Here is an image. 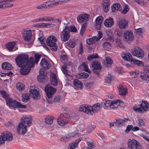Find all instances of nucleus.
Wrapping results in <instances>:
<instances>
[{"mask_svg": "<svg viewBox=\"0 0 149 149\" xmlns=\"http://www.w3.org/2000/svg\"><path fill=\"white\" fill-rule=\"evenodd\" d=\"M28 58V55L25 54L19 55L15 58L17 65L21 68L19 71L21 74H27L30 72V68L34 65L33 57Z\"/></svg>", "mask_w": 149, "mask_h": 149, "instance_id": "f257e3e1", "label": "nucleus"}, {"mask_svg": "<svg viewBox=\"0 0 149 149\" xmlns=\"http://www.w3.org/2000/svg\"><path fill=\"white\" fill-rule=\"evenodd\" d=\"M77 31L74 26H66L60 33L61 39L62 41L66 42L70 38V32H75Z\"/></svg>", "mask_w": 149, "mask_h": 149, "instance_id": "f03ea898", "label": "nucleus"}, {"mask_svg": "<svg viewBox=\"0 0 149 149\" xmlns=\"http://www.w3.org/2000/svg\"><path fill=\"white\" fill-rule=\"evenodd\" d=\"M32 121L29 118H24L17 127V132L20 134H24L27 131V126H29Z\"/></svg>", "mask_w": 149, "mask_h": 149, "instance_id": "7ed1b4c3", "label": "nucleus"}, {"mask_svg": "<svg viewBox=\"0 0 149 149\" xmlns=\"http://www.w3.org/2000/svg\"><path fill=\"white\" fill-rule=\"evenodd\" d=\"M149 108V104L146 101H144L140 104L135 105L133 109L136 111L141 113L148 111Z\"/></svg>", "mask_w": 149, "mask_h": 149, "instance_id": "20e7f679", "label": "nucleus"}, {"mask_svg": "<svg viewBox=\"0 0 149 149\" xmlns=\"http://www.w3.org/2000/svg\"><path fill=\"white\" fill-rule=\"evenodd\" d=\"M57 39L55 36H51L48 38L46 40V43L50 47V49L53 51H55L57 49L56 42Z\"/></svg>", "mask_w": 149, "mask_h": 149, "instance_id": "39448f33", "label": "nucleus"}, {"mask_svg": "<svg viewBox=\"0 0 149 149\" xmlns=\"http://www.w3.org/2000/svg\"><path fill=\"white\" fill-rule=\"evenodd\" d=\"M6 104L10 107H11L13 109L17 108L25 109L26 108V105L21 104L16 100H13L10 97L6 101Z\"/></svg>", "mask_w": 149, "mask_h": 149, "instance_id": "423d86ee", "label": "nucleus"}, {"mask_svg": "<svg viewBox=\"0 0 149 149\" xmlns=\"http://www.w3.org/2000/svg\"><path fill=\"white\" fill-rule=\"evenodd\" d=\"M127 147L130 149H141V146L139 142L133 139L128 140L127 143Z\"/></svg>", "mask_w": 149, "mask_h": 149, "instance_id": "0eeeda50", "label": "nucleus"}, {"mask_svg": "<svg viewBox=\"0 0 149 149\" xmlns=\"http://www.w3.org/2000/svg\"><path fill=\"white\" fill-rule=\"evenodd\" d=\"M70 115L67 113L61 114L59 117L57 119V123L61 126H64L66 125L68 121L65 118L70 117Z\"/></svg>", "mask_w": 149, "mask_h": 149, "instance_id": "6e6552de", "label": "nucleus"}, {"mask_svg": "<svg viewBox=\"0 0 149 149\" xmlns=\"http://www.w3.org/2000/svg\"><path fill=\"white\" fill-rule=\"evenodd\" d=\"M45 88L47 97V99L51 98L56 91L55 88L49 84H46Z\"/></svg>", "mask_w": 149, "mask_h": 149, "instance_id": "1a4fd4ad", "label": "nucleus"}, {"mask_svg": "<svg viewBox=\"0 0 149 149\" xmlns=\"http://www.w3.org/2000/svg\"><path fill=\"white\" fill-rule=\"evenodd\" d=\"M144 52L140 48L137 47H135L132 52V54L140 58H142L144 56Z\"/></svg>", "mask_w": 149, "mask_h": 149, "instance_id": "9d476101", "label": "nucleus"}, {"mask_svg": "<svg viewBox=\"0 0 149 149\" xmlns=\"http://www.w3.org/2000/svg\"><path fill=\"white\" fill-rule=\"evenodd\" d=\"M102 105L97 103L94 104L92 107L89 106L90 109H88L90 112L88 113L91 115H92L93 113H97L100 110Z\"/></svg>", "mask_w": 149, "mask_h": 149, "instance_id": "9b49d317", "label": "nucleus"}, {"mask_svg": "<svg viewBox=\"0 0 149 149\" xmlns=\"http://www.w3.org/2000/svg\"><path fill=\"white\" fill-rule=\"evenodd\" d=\"M123 37L125 41H132L134 40L133 33L131 31H125L124 33Z\"/></svg>", "mask_w": 149, "mask_h": 149, "instance_id": "f8f14e48", "label": "nucleus"}, {"mask_svg": "<svg viewBox=\"0 0 149 149\" xmlns=\"http://www.w3.org/2000/svg\"><path fill=\"white\" fill-rule=\"evenodd\" d=\"M22 34L24 39L27 41L30 40L32 37V32L31 30L24 29L22 31Z\"/></svg>", "mask_w": 149, "mask_h": 149, "instance_id": "ddd939ff", "label": "nucleus"}, {"mask_svg": "<svg viewBox=\"0 0 149 149\" xmlns=\"http://www.w3.org/2000/svg\"><path fill=\"white\" fill-rule=\"evenodd\" d=\"M10 1H6V0H0V9L11 7L13 6V4L10 3Z\"/></svg>", "mask_w": 149, "mask_h": 149, "instance_id": "4468645a", "label": "nucleus"}, {"mask_svg": "<svg viewBox=\"0 0 149 149\" xmlns=\"http://www.w3.org/2000/svg\"><path fill=\"white\" fill-rule=\"evenodd\" d=\"M30 97H31L33 99H38L40 98L39 92L36 89L34 88L30 90Z\"/></svg>", "mask_w": 149, "mask_h": 149, "instance_id": "2eb2a0df", "label": "nucleus"}, {"mask_svg": "<svg viewBox=\"0 0 149 149\" xmlns=\"http://www.w3.org/2000/svg\"><path fill=\"white\" fill-rule=\"evenodd\" d=\"M89 18V15L85 14L79 15L77 18V20L79 23H81L88 21Z\"/></svg>", "mask_w": 149, "mask_h": 149, "instance_id": "dca6fc26", "label": "nucleus"}, {"mask_svg": "<svg viewBox=\"0 0 149 149\" xmlns=\"http://www.w3.org/2000/svg\"><path fill=\"white\" fill-rule=\"evenodd\" d=\"M77 133L75 132H72L70 134L65 135L60 139V141L63 142H66L74 137Z\"/></svg>", "mask_w": 149, "mask_h": 149, "instance_id": "f3484780", "label": "nucleus"}, {"mask_svg": "<svg viewBox=\"0 0 149 149\" xmlns=\"http://www.w3.org/2000/svg\"><path fill=\"white\" fill-rule=\"evenodd\" d=\"M103 19V17L99 16L96 18L95 20V28L97 30H100L101 29V24Z\"/></svg>", "mask_w": 149, "mask_h": 149, "instance_id": "a211bd4d", "label": "nucleus"}, {"mask_svg": "<svg viewBox=\"0 0 149 149\" xmlns=\"http://www.w3.org/2000/svg\"><path fill=\"white\" fill-rule=\"evenodd\" d=\"M110 4V0H103L102 1V5L103 9L105 13L108 12L109 7Z\"/></svg>", "mask_w": 149, "mask_h": 149, "instance_id": "6ab92c4d", "label": "nucleus"}, {"mask_svg": "<svg viewBox=\"0 0 149 149\" xmlns=\"http://www.w3.org/2000/svg\"><path fill=\"white\" fill-rule=\"evenodd\" d=\"M98 33L100 34L99 38H98L97 37L95 36L93 37L92 38H90L86 40V43L88 45H91L92 44H93L95 41L99 40L102 37V36H101V35L102 34H100L99 32Z\"/></svg>", "mask_w": 149, "mask_h": 149, "instance_id": "aec40b11", "label": "nucleus"}, {"mask_svg": "<svg viewBox=\"0 0 149 149\" xmlns=\"http://www.w3.org/2000/svg\"><path fill=\"white\" fill-rule=\"evenodd\" d=\"M117 25L120 29H125L127 26V22L125 19H120L118 22Z\"/></svg>", "mask_w": 149, "mask_h": 149, "instance_id": "412c9836", "label": "nucleus"}, {"mask_svg": "<svg viewBox=\"0 0 149 149\" xmlns=\"http://www.w3.org/2000/svg\"><path fill=\"white\" fill-rule=\"evenodd\" d=\"M121 56L124 60L129 61L131 62L133 59L131 54L127 52H123Z\"/></svg>", "mask_w": 149, "mask_h": 149, "instance_id": "4be33fe9", "label": "nucleus"}, {"mask_svg": "<svg viewBox=\"0 0 149 149\" xmlns=\"http://www.w3.org/2000/svg\"><path fill=\"white\" fill-rule=\"evenodd\" d=\"M41 66L45 70L49 69L50 67V64L45 59H42L40 62Z\"/></svg>", "mask_w": 149, "mask_h": 149, "instance_id": "5701e85b", "label": "nucleus"}, {"mask_svg": "<svg viewBox=\"0 0 149 149\" xmlns=\"http://www.w3.org/2000/svg\"><path fill=\"white\" fill-rule=\"evenodd\" d=\"M3 138H4L5 141H11L13 139V136L11 133L9 132L6 131L2 134Z\"/></svg>", "mask_w": 149, "mask_h": 149, "instance_id": "b1692460", "label": "nucleus"}, {"mask_svg": "<svg viewBox=\"0 0 149 149\" xmlns=\"http://www.w3.org/2000/svg\"><path fill=\"white\" fill-rule=\"evenodd\" d=\"M92 66L93 68V72H96V70L100 71L102 67L100 64L97 61L93 62L92 64Z\"/></svg>", "mask_w": 149, "mask_h": 149, "instance_id": "393cba45", "label": "nucleus"}, {"mask_svg": "<svg viewBox=\"0 0 149 149\" xmlns=\"http://www.w3.org/2000/svg\"><path fill=\"white\" fill-rule=\"evenodd\" d=\"M37 79L39 82L44 83L48 81L49 78L47 75H38Z\"/></svg>", "mask_w": 149, "mask_h": 149, "instance_id": "a878e982", "label": "nucleus"}, {"mask_svg": "<svg viewBox=\"0 0 149 149\" xmlns=\"http://www.w3.org/2000/svg\"><path fill=\"white\" fill-rule=\"evenodd\" d=\"M60 97L59 96H56L53 99L51 100L50 98L46 99V102L48 104H55L59 102Z\"/></svg>", "mask_w": 149, "mask_h": 149, "instance_id": "bb28decb", "label": "nucleus"}, {"mask_svg": "<svg viewBox=\"0 0 149 149\" xmlns=\"http://www.w3.org/2000/svg\"><path fill=\"white\" fill-rule=\"evenodd\" d=\"M88 109H90L89 106L87 105H81L79 109V111L85 112L88 115H90L88 112H90Z\"/></svg>", "mask_w": 149, "mask_h": 149, "instance_id": "cd10ccee", "label": "nucleus"}, {"mask_svg": "<svg viewBox=\"0 0 149 149\" xmlns=\"http://www.w3.org/2000/svg\"><path fill=\"white\" fill-rule=\"evenodd\" d=\"M50 81L51 84L54 86H56L58 83V79L56 75H50Z\"/></svg>", "mask_w": 149, "mask_h": 149, "instance_id": "c85d7f7f", "label": "nucleus"}, {"mask_svg": "<svg viewBox=\"0 0 149 149\" xmlns=\"http://www.w3.org/2000/svg\"><path fill=\"white\" fill-rule=\"evenodd\" d=\"M104 24L106 26L110 27L113 24V20L112 18L109 17L106 19L104 21Z\"/></svg>", "mask_w": 149, "mask_h": 149, "instance_id": "c756f323", "label": "nucleus"}, {"mask_svg": "<svg viewBox=\"0 0 149 149\" xmlns=\"http://www.w3.org/2000/svg\"><path fill=\"white\" fill-rule=\"evenodd\" d=\"M73 84L74 88L76 89H81L83 87L81 82L77 79L74 80Z\"/></svg>", "mask_w": 149, "mask_h": 149, "instance_id": "7c9ffc66", "label": "nucleus"}, {"mask_svg": "<svg viewBox=\"0 0 149 149\" xmlns=\"http://www.w3.org/2000/svg\"><path fill=\"white\" fill-rule=\"evenodd\" d=\"M1 68L3 69L8 70H11L13 68L11 65L9 63L7 62L3 63L1 65Z\"/></svg>", "mask_w": 149, "mask_h": 149, "instance_id": "2f4dec72", "label": "nucleus"}, {"mask_svg": "<svg viewBox=\"0 0 149 149\" xmlns=\"http://www.w3.org/2000/svg\"><path fill=\"white\" fill-rule=\"evenodd\" d=\"M44 3L47 5V8L48 7L49 8H52L55 6H56V0H52L49 1Z\"/></svg>", "mask_w": 149, "mask_h": 149, "instance_id": "473e14b6", "label": "nucleus"}, {"mask_svg": "<svg viewBox=\"0 0 149 149\" xmlns=\"http://www.w3.org/2000/svg\"><path fill=\"white\" fill-rule=\"evenodd\" d=\"M122 102L120 100H117L114 102H112L110 105V108L111 109H116L119 104Z\"/></svg>", "mask_w": 149, "mask_h": 149, "instance_id": "72a5a7b5", "label": "nucleus"}, {"mask_svg": "<svg viewBox=\"0 0 149 149\" xmlns=\"http://www.w3.org/2000/svg\"><path fill=\"white\" fill-rule=\"evenodd\" d=\"M16 44V42L13 41L7 43L6 45V46L9 51H11L13 50Z\"/></svg>", "mask_w": 149, "mask_h": 149, "instance_id": "f704fd0d", "label": "nucleus"}, {"mask_svg": "<svg viewBox=\"0 0 149 149\" xmlns=\"http://www.w3.org/2000/svg\"><path fill=\"white\" fill-rule=\"evenodd\" d=\"M121 7L119 3H114L111 6V10L112 12H115L116 11L119 10Z\"/></svg>", "mask_w": 149, "mask_h": 149, "instance_id": "c9c22d12", "label": "nucleus"}, {"mask_svg": "<svg viewBox=\"0 0 149 149\" xmlns=\"http://www.w3.org/2000/svg\"><path fill=\"white\" fill-rule=\"evenodd\" d=\"M81 66L82 67L83 70L84 71L88 72L89 74L91 73V71L88 68L87 63L85 62L82 63L81 65Z\"/></svg>", "mask_w": 149, "mask_h": 149, "instance_id": "e433bc0d", "label": "nucleus"}, {"mask_svg": "<svg viewBox=\"0 0 149 149\" xmlns=\"http://www.w3.org/2000/svg\"><path fill=\"white\" fill-rule=\"evenodd\" d=\"M77 45V43L76 41L74 40H70L69 41L67 42L66 45L67 46L72 48H74Z\"/></svg>", "mask_w": 149, "mask_h": 149, "instance_id": "4c0bfd02", "label": "nucleus"}, {"mask_svg": "<svg viewBox=\"0 0 149 149\" xmlns=\"http://www.w3.org/2000/svg\"><path fill=\"white\" fill-rule=\"evenodd\" d=\"M119 93L121 95H125L127 93V89L122 86H120L118 88Z\"/></svg>", "mask_w": 149, "mask_h": 149, "instance_id": "58836bf2", "label": "nucleus"}, {"mask_svg": "<svg viewBox=\"0 0 149 149\" xmlns=\"http://www.w3.org/2000/svg\"><path fill=\"white\" fill-rule=\"evenodd\" d=\"M106 35L108 36V39L111 41H114V38L113 37V33L111 31L108 30L106 31Z\"/></svg>", "mask_w": 149, "mask_h": 149, "instance_id": "ea45409f", "label": "nucleus"}, {"mask_svg": "<svg viewBox=\"0 0 149 149\" xmlns=\"http://www.w3.org/2000/svg\"><path fill=\"white\" fill-rule=\"evenodd\" d=\"M113 63V61L110 58L108 57L105 58V61H104V63L106 66L107 67H109Z\"/></svg>", "mask_w": 149, "mask_h": 149, "instance_id": "a19ab883", "label": "nucleus"}, {"mask_svg": "<svg viewBox=\"0 0 149 149\" xmlns=\"http://www.w3.org/2000/svg\"><path fill=\"white\" fill-rule=\"evenodd\" d=\"M80 139H79L78 140L76 141L75 142L71 143L70 144V147L69 149H74L76 147L78 146V144L79 142L81 140Z\"/></svg>", "mask_w": 149, "mask_h": 149, "instance_id": "79ce46f5", "label": "nucleus"}, {"mask_svg": "<svg viewBox=\"0 0 149 149\" xmlns=\"http://www.w3.org/2000/svg\"><path fill=\"white\" fill-rule=\"evenodd\" d=\"M0 93L2 97L4 99L7 101L10 97L9 95H8L6 92L3 90L0 91Z\"/></svg>", "mask_w": 149, "mask_h": 149, "instance_id": "37998d69", "label": "nucleus"}, {"mask_svg": "<svg viewBox=\"0 0 149 149\" xmlns=\"http://www.w3.org/2000/svg\"><path fill=\"white\" fill-rule=\"evenodd\" d=\"M131 63L134 65H137L138 66H142L143 65V63L140 61L133 59Z\"/></svg>", "mask_w": 149, "mask_h": 149, "instance_id": "c03bdc74", "label": "nucleus"}, {"mask_svg": "<svg viewBox=\"0 0 149 149\" xmlns=\"http://www.w3.org/2000/svg\"><path fill=\"white\" fill-rule=\"evenodd\" d=\"M17 88L21 92L24 90V85L22 83H18L16 85Z\"/></svg>", "mask_w": 149, "mask_h": 149, "instance_id": "a18cd8bd", "label": "nucleus"}, {"mask_svg": "<svg viewBox=\"0 0 149 149\" xmlns=\"http://www.w3.org/2000/svg\"><path fill=\"white\" fill-rule=\"evenodd\" d=\"M129 7L128 5L125 4L123 7V9L120 10L121 13L123 14H126L129 10Z\"/></svg>", "mask_w": 149, "mask_h": 149, "instance_id": "49530a36", "label": "nucleus"}, {"mask_svg": "<svg viewBox=\"0 0 149 149\" xmlns=\"http://www.w3.org/2000/svg\"><path fill=\"white\" fill-rule=\"evenodd\" d=\"M60 59L61 61L63 63L65 64V65H66L67 66V63L66 62V61H67V57L66 55H63L61 56Z\"/></svg>", "mask_w": 149, "mask_h": 149, "instance_id": "de8ad7c7", "label": "nucleus"}, {"mask_svg": "<svg viewBox=\"0 0 149 149\" xmlns=\"http://www.w3.org/2000/svg\"><path fill=\"white\" fill-rule=\"evenodd\" d=\"M103 47L105 49H110L111 47V44L108 42H105L102 44Z\"/></svg>", "mask_w": 149, "mask_h": 149, "instance_id": "09e8293b", "label": "nucleus"}, {"mask_svg": "<svg viewBox=\"0 0 149 149\" xmlns=\"http://www.w3.org/2000/svg\"><path fill=\"white\" fill-rule=\"evenodd\" d=\"M30 96L28 94L26 93L22 96V101L24 102H27L30 99Z\"/></svg>", "mask_w": 149, "mask_h": 149, "instance_id": "8fccbe9b", "label": "nucleus"}, {"mask_svg": "<svg viewBox=\"0 0 149 149\" xmlns=\"http://www.w3.org/2000/svg\"><path fill=\"white\" fill-rule=\"evenodd\" d=\"M36 8L39 10L46 9H47V6L44 3L37 6Z\"/></svg>", "mask_w": 149, "mask_h": 149, "instance_id": "3c124183", "label": "nucleus"}, {"mask_svg": "<svg viewBox=\"0 0 149 149\" xmlns=\"http://www.w3.org/2000/svg\"><path fill=\"white\" fill-rule=\"evenodd\" d=\"M52 119L53 118L51 117H47L45 119V122L47 124L49 125L51 124L53 122Z\"/></svg>", "mask_w": 149, "mask_h": 149, "instance_id": "603ef678", "label": "nucleus"}, {"mask_svg": "<svg viewBox=\"0 0 149 149\" xmlns=\"http://www.w3.org/2000/svg\"><path fill=\"white\" fill-rule=\"evenodd\" d=\"M129 120L128 119L124 118L123 119H119L118 120H116V125L117 126H118L120 125L122 123H123L125 121H127Z\"/></svg>", "mask_w": 149, "mask_h": 149, "instance_id": "864d4df0", "label": "nucleus"}, {"mask_svg": "<svg viewBox=\"0 0 149 149\" xmlns=\"http://www.w3.org/2000/svg\"><path fill=\"white\" fill-rule=\"evenodd\" d=\"M111 101L110 100H103L102 102L103 105L106 107H110V105L111 103Z\"/></svg>", "mask_w": 149, "mask_h": 149, "instance_id": "5fc2aeb1", "label": "nucleus"}, {"mask_svg": "<svg viewBox=\"0 0 149 149\" xmlns=\"http://www.w3.org/2000/svg\"><path fill=\"white\" fill-rule=\"evenodd\" d=\"M105 82L109 84L112 81L111 75H107L104 79Z\"/></svg>", "mask_w": 149, "mask_h": 149, "instance_id": "6e6d98bb", "label": "nucleus"}, {"mask_svg": "<svg viewBox=\"0 0 149 149\" xmlns=\"http://www.w3.org/2000/svg\"><path fill=\"white\" fill-rule=\"evenodd\" d=\"M89 75H77V77L78 78L83 81H84L85 79H87L89 76Z\"/></svg>", "mask_w": 149, "mask_h": 149, "instance_id": "4d7b16f0", "label": "nucleus"}, {"mask_svg": "<svg viewBox=\"0 0 149 149\" xmlns=\"http://www.w3.org/2000/svg\"><path fill=\"white\" fill-rule=\"evenodd\" d=\"M98 57V55L97 54H93L92 55H90L88 58V59L89 61H91L93 58H97Z\"/></svg>", "mask_w": 149, "mask_h": 149, "instance_id": "13d9d810", "label": "nucleus"}, {"mask_svg": "<svg viewBox=\"0 0 149 149\" xmlns=\"http://www.w3.org/2000/svg\"><path fill=\"white\" fill-rule=\"evenodd\" d=\"M86 87L87 88H90L93 86V82H91L89 83H87L85 84Z\"/></svg>", "mask_w": 149, "mask_h": 149, "instance_id": "bf43d9fd", "label": "nucleus"}, {"mask_svg": "<svg viewBox=\"0 0 149 149\" xmlns=\"http://www.w3.org/2000/svg\"><path fill=\"white\" fill-rule=\"evenodd\" d=\"M13 121L10 120L7 121L6 123H5L4 124L5 126L6 127H10L13 124Z\"/></svg>", "mask_w": 149, "mask_h": 149, "instance_id": "052dcab7", "label": "nucleus"}, {"mask_svg": "<svg viewBox=\"0 0 149 149\" xmlns=\"http://www.w3.org/2000/svg\"><path fill=\"white\" fill-rule=\"evenodd\" d=\"M34 57L35 58L34 62L36 63H38L40 58V55L39 54H36L35 55Z\"/></svg>", "mask_w": 149, "mask_h": 149, "instance_id": "680f3d73", "label": "nucleus"}, {"mask_svg": "<svg viewBox=\"0 0 149 149\" xmlns=\"http://www.w3.org/2000/svg\"><path fill=\"white\" fill-rule=\"evenodd\" d=\"M141 78L146 81H149V75H140Z\"/></svg>", "mask_w": 149, "mask_h": 149, "instance_id": "e2e57ef3", "label": "nucleus"}, {"mask_svg": "<svg viewBox=\"0 0 149 149\" xmlns=\"http://www.w3.org/2000/svg\"><path fill=\"white\" fill-rule=\"evenodd\" d=\"M144 119L143 120L142 119H140L139 120V123L138 124L139 125V126L141 127L145 125V120Z\"/></svg>", "mask_w": 149, "mask_h": 149, "instance_id": "0e129e2a", "label": "nucleus"}, {"mask_svg": "<svg viewBox=\"0 0 149 149\" xmlns=\"http://www.w3.org/2000/svg\"><path fill=\"white\" fill-rule=\"evenodd\" d=\"M45 21H50L54 20V18L52 17L45 16L44 17Z\"/></svg>", "mask_w": 149, "mask_h": 149, "instance_id": "69168bd1", "label": "nucleus"}, {"mask_svg": "<svg viewBox=\"0 0 149 149\" xmlns=\"http://www.w3.org/2000/svg\"><path fill=\"white\" fill-rule=\"evenodd\" d=\"M65 67H65H62L61 70L64 74H68V70L66 69Z\"/></svg>", "mask_w": 149, "mask_h": 149, "instance_id": "338daca9", "label": "nucleus"}, {"mask_svg": "<svg viewBox=\"0 0 149 149\" xmlns=\"http://www.w3.org/2000/svg\"><path fill=\"white\" fill-rule=\"evenodd\" d=\"M116 43L118 47H119L121 48H124V46L121 43L120 41H116Z\"/></svg>", "mask_w": 149, "mask_h": 149, "instance_id": "774afa93", "label": "nucleus"}]
</instances>
